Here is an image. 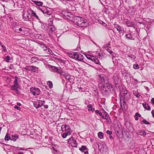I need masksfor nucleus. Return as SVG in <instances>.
<instances>
[{
  "mask_svg": "<svg viewBox=\"0 0 154 154\" xmlns=\"http://www.w3.org/2000/svg\"><path fill=\"white\" fill-rule=\"evenodd\" d=\"M87 107L88 108H92V105L91 104H90L89 105H88Z\"/></svg>",
  "mask_w": 154,
  "mask_h": 154,
  "instance_id": "0e129e2a",
  "label": "nucleus"
},
{
  "mask_svg": "<svg viewBox=\"0 0 154 154\" xmlns=\"http://www.w3.org/2000/svg\"><path fill=\"white\" fill-rule=\"evenodd\" d=\"M18 78L17 77L15 76V80L14 81V84L15 85H18Z\"/></svg>",
  "mask_w": 154,
  "mask_h": 154,
  "instance_id": "a19ab883",
  "label": "nucleus"
},
{
  "mask_svg": "<svg viewBox=\"0 0 154 154\" xmlns=\"http://www.w3.org/2000/svg\"><path fill=\"white\" fill-rule=\"evenodd\" d=\"M42 35L41 34H37L36 35V37H37L38 39H41L42 38Z\"/></svg>",
  "mask_w": 154,
  "mask_h": 154,
  "instance_id": "09e8293b",
  "label": "nucleus"
},
{
  "mask_svg": "<svg viewBox=\"0 0 154 154\" xmlns=\"http://www.w3.org/2000/svg\"><path fill=\"white\" fill-rule=\"evenodd\" d=\"M38 102L39 103L38 105L39 106V107H41L43 106L45 103V101L42 100H38Z\"/></svg>",
  "mask_w": 154,
  "mask_h": 154,
  "instance_id": "4c0bfd02",
  "label": "nucleus"
},
{
  "mask_svg": "<svg viewBox=\"0 0 154 154\" xmlns=\"http://www.w3.org/2000/svg\"><path fill=\"white\" fill-rule=\"evenodd\" d=\"M39 45L43 49L46 46L45 44L42 43H39Z\"/></svg>",
  "mask_w": 154,
  "mask_h": 154,
  "instance_id": "49530a36",
  "label": "nucleus"
},
{
  "mask_svg": "<svg viewBox=\"0 0 154 154\" xmlns=\"http://www.w3.org/2000/svg\"><path fill=\"white\" fill-rule=\"evenodd\" d=\"M58 60L60 62L63 63H66V61L64 60H62L61 59H60L59 58L58 59Z\"/></svg>",
  "mask_w": 154,
  "mask_h": 154,
  "instance_id": "3c124183",
  "label": "nucleus"
},
{
  "mask_svg": "<svg viewBox=\"0 0 154 154\" xmlns=\"http://www.w3.org/2000/svg\"><path fill=\"white\" fill-rule=\"evenodd\" d=\"M107 51L109 52V53H110L112 51H111V49L109 48H108L106 49Z\"/></svg>",
  "mask_w": 154,
  "mask_h": 154,
  "instance_id": "e2e57ef3",
  "label": "nucleus"
},
{
  "mask_svg": "<svg viewBox=\"0 0 154 154\" xmlns=\"http://www.w3.org/2000/svg\"><path fill=\"white\" fill-rule=\"evenodd\" d=\"M31 62L32 63H35L38 60V58L36 57H32L31 59Z\"/></svg>",
  "mask_w": 154,
  "mask_h": 154,
  "instance_id": "cd10ccee",
  "label": "nucleus"
},
{
  "mask_svg": "<svg viewBox=\"0 0 154 154\" xmlns=\"http://www.w3.org/2000/svg\"><path fill=\"white\" fill-rule=\"evenodd\" d=\"M110 54L112 56V57H115L116 56V54L112 51L110 53Z\"/></svg>",
  "mask_w": 154,
  "mask_h": 154,
  "instance_id": "603ef678",
  "label": "nucleus"
},
{
  "mask_svg": "<svg viewBox=\"0 0 154 154\" xmlns=\"http://www.w3.org/2000/svg\"><path fill=\"white\" fill-rule=\"evenodd\" d=\"M145 20L146 22L149 23L150 21L151 20L149 18H146Z\"/></svg>",
  "mask_w": 154,
  "mask_h": 154,
  "instance_id": "052dcab7",
  "label": "nucleus"
},
{
  "mask_svg": "<svg viewBox=\"0 0 154 154\" xmlns=\"http://www.w3.org/2000/svg\"><path fill=\"white\" fill-rule=\"evenodd\" d=\"M98 149L100 151H106V146L103 144L99 143L98 144Z\"/></svg>",
  "mask_w": 154,
  "mask_h": 154,
  "instance_id": "a211bd4d",
  "label": "nucleus"
},
{
  "mask_svg": "<svg viewBox=\"0 0 154 154\" xmlns=\"http://www.w3.org/2000/svg\"><path fill=\"white\" fill-rule=\"evenodd\" d=\"M18 86V85L14 84L11 86V89L15 91H17Z\"/></svg>",
  "mask_w": 154,
  "mask_h": 154,
  "instance_id": "c85d7f7f",
  "label": "nucleus"
},
{
  "mask_svg": "<svg viewBox=\"0 0 154 154\" xmlns=\"http://www.w3.org/2000/svg\"><path fill=\"white\" fill-rule=\"evenodd\" d=\"M84 54L85 55V56L86 57V58L89 60H92V58L94 56H91V55L86 54Z\"/></svg>",
  "mask_w": 154,
  "mask_h": 154,
  "instance_id": "79ce46f5",
  "label": "nucleus"
},
{
  "mask_svg": "<svg viewBox=\"0 0 154 154\" xmlns=\"http://www.w3.org/2000/svg\"><path fill=\"white\" fill-rule=\"evenodd\" d=\"M60 75L61 76H63L66 79L68 80L70 82H71L70 80H71V76L69 75L68 74V73L65 72L63 70L60 74Z\"/></svg>",
  "mask_w": 154,
  "mask_h": 154,
  "instance_id": "4468645a",
  "label": "nucleus"
},
{
  "mask_svg": "<svg viewBox=\"0 0 154 154\" xmlns=\"http://www.w3.org/2000/svg\"><path fill=\"white\" fill-rule=\"evenodd\" d=\"M10 140H11V137L9 135V134L7 133L6 134L5 137V141H8Z\"/></svg>",
  "mask_w": 154,
  "mask_h": 154,
  "instance_id": "f704fd0d",
  "label": "nucleus"
},
{
  "mask_svg": "<svg viewBox=\"0 0 154 154\" xmlns=\"http://www.w3.org/2000/svg\"><path fill=\"white\" fill-rule=\"evenodd\" d=\"M31 15L28 11L25 12L23 14V19L26 21H30L31 19Z\"/></svg>",
  "mask_w": 154,
  "mask_h": 154,
  "instance_id": "9b49d317",
  "label": "nucleus"
},
{
  "mask_svg": "<svg viewBox=\"0 0 154 154\" xmlns=\"http://www.w3.org/2000/svg\"><path fill=\"white\" fill-rule=\"evenodd\" d=\"M135 115L136 116H139V117H140L141 116L140 114H139L138 112L136 113Z\"/></svg>",
  "mask_w": 154,
  "mask_h": 154,
  "instance_id": "bf43d9fd",
  "label": "nucleus"
},
{
  "mask_svg": "<svg viewBox=\"0 0 154 154\" xmlns=\"http://www.w3.org/2000/svg\"><path fill=\"white\" fill-rule=\"evenodd\" d=\"M134 95L137 98L139 97L140 96V95L138 93H135V94H134Z\"/></svg>",
  "mask_w": 154,
  "mask_h": 154,
  "instance_id": "6e6d98bb",
  "label": "nucleus"
},
{
  "mask_svg": "<svg viewBox=\"0 0 154 154\" xmlns=\"http://www.w3.org/2000/svg\"><path fill=\"white\" fill-rule=\"evenodd\" d=\"M99 114L100 116H101V117H102V118L103 119H105V116H103L102 115V113L100 112V113H99Z\"/></svg>",
  "mask_w": 154,
  "mask_h": 154,
  "instance_id": "4d7b16f0",
  "label": "nucleus"
},
{
  "mask_svg": "<svg viewBox=\"0 0 154 154\" xmlns=\"http://www.w3.org/2000/svg\"><path fill=\"white\" fill-rule=\"evenodd\" d=\"M142 105L143 107L146 109L150 110V107L146 103H143Z\"/></svg>",
  "mask_w": 154,
  "mask_h": 154,
  "instance_id": "a878e982",
  "label": "nucleus"
},
{
  "mask_svg": "<svg viewBox=\"0 0 154 154\" xmlns=\"http://www.w3.org/2000/svg\"><path fill=\"white\" fill-rule=\"evenodd\" d=\"M74 86H75V87H74L73 86H72V88H74V90L76 92H78L79 91L80 92H84L85 91L84 89H83V88H82L80 86H78L77 85V84H76L75 85H74Z\"/></svg>",
  "mask_w": 154,
  "mask_h": 154,
  "instance_id": "dca6fc26",
  "label": "nucleus"
},
{
  "mask_svg": "<svg viewBox=\"0 0 154 154\" xmlns=\"http://www.w3.org/2000/svg\"><path fill=\"white\" fill-rule=\"evenodd\" d=\"M149 134V133H146L144 131H140L139 135L144 137L146 135H148Z\"/></svg>",
  "mask_w": 154,
  "mask_h": 154,
  "instance_id": "c756f323",
  "label": "nucleus"
},
{
  "mask_svg": "<svg viewBox=\"0 0 154 154\" xmlns=\"http://www.w3.org/2000/svg\"><path fill=\"white\" fill-rule=\"evenodd\" d=\"M50 69L51 71L60 74L62 71V70L60 67H57L53 66H51Z\"/></svg>",
  "mask_w": 154,
  "mask_h": 154,
  "instance_id": "1a4fd4ad",
  "label": "nucleus"
},
{
  "mask_svg": "<svg viewBox=\"0 0 154 154\" xmlns=\"http://www.w3.org/2000/svg\"><path fill=\"white\" fill-rule=\"evenodd\" d=\"M97 82L98 87L105 83L106 80L107 78L103 74H99L97 75Z\"/></svg>",
  "mask_w": 154,
  "mask_h": 154,
  "instance_id": "39448f33",
  "label": "nucleus"
},
{
  "mask_svg": "<svg viewBox=\"0 0 154 154\" xmlns=\"http://www.w3.org/2000/svg\"><path fill=\"white\" fill-rule=\"evenodd\" d=\"M76 52H72L71 53H69L68 54L69 56L71 58L75 59Z\"/></svg>",
  "mask_w": 154,
  "mask_h": 154,
  "instance_id": "b1692460",
  "label": "nucleus"
},
{
  "mask_svg": "<svg viewBox=\"0 0 154 154\" xmlns=\"http://www.w3.org/2000/svg\"><path fill=\"white\" fill-rule=\"evenodd\" d=\"M61 131L63 132V133L61 134L63 138H65L67 136L71 134L72 131L69 125L66 124L63 125L61 126Z\"/></svg>",
  "mask_w": 154,
  "mask_h": 154,
  "instance_id": "f03ea898",
  "label": "nucleus"
},
{
  "mask_svg": "<svg viewBox=\"0 0 154 154\" xmlns=\"http://www.w3.org/2000/svg\"><path fill=\"white\" fill-rule=\"evenodd\" d=\"M98 136L100 139H103V134L102 132H99L98 133Z\"/></svg>",
  "mask_w": 154,
  "mask_h": 154,
  "instance_id": "ea45409f",
  "label": "nucleus"
},
{
  "mask_svg": "<svg viewBox=\"0 0 154 154\" xmlns=\"http://www.w3.org/2000/svg\"><path fill=\"white\" fill-rule=\"evenodd\" d=\"M62 14L64 17V18L68 20H69L70 18L71 17H72L73 16L71 13L67 11H63Z\"/></svg>",
  "mask_w": 154,
  "mask_h": 154,
  "instance_id": "f8f14e48",
  "label": "nucleus"
},
{
  "mask_svg": "<svg viewBox=\"0 0 154 154\" xmlns=\"http://www.w3.org/2000/svg\"><path fill=\"white\" fill-rule=\"evenodd\" d=\"M42 28L44 30H46L48 29V26L45 23H43L42 24Z\"/></svg>",
  "mask_w": 154,
  "mask_h": 154,
  "instance_id": "c9c22d12",
  "label": "nucleus"
},
{
  "mask_svg": "<svg viewBox=\"0 0 154 154\" xmlns=\"http://www.w3.org/2000/svg\"><path fill=\"white\" fill-rule=\"evenodd\" d=\"M113 80L116 87L117 88L119 87V79L117 75H115L113 77Z\"/></svg>",
  "mask_w": 154,
  "mask_h": 154,
  "instance_id": "f3484780",
  "label": "nucleus"
},
{
  "mask_svg": "<svg viewBox=\"0 0 154 154\" xmlns=\"http://www.w3.org/2000/svg\"><path fill=\"white\" fill-rule=\"evenodd\" d=\"M83 56L82 54L80 53L76 52L75 59L81 61L83 60Z\"/></svg>",
  "mask_w": 154,
  "mask_h": 154,
  "instance_id": "412c9836",
  "label": "nucleus"
},
{
  "mask_svg": "<svg viewBox=\"0 0 154 154\" xmlns=\"http://www.w3.org/2000/svg\"><path fill=\"white\" fill-rule=\"evenodd\" d=\"M49 29L52 32H54L56 29L54 26L52 24L49 26Z\"/></svg>",
  "mask_w": 154,
  "mask_h": 154,
  "instance_id": "72a5a7b5",
  "label": "nucleus"
},
{
  "mask_svg": "<svg viewBox=\"0 0 154 154\" xmlns=\"http://www.w3.org/2000/svg\"><path fill=\"white\" fill-rule=\"evenodd\" d=\"M33 2L35 5L38 6H42L43 4V2H38L36 1H33Z\"/></svg>",
  "mask_w": 154,
  "mask_h": 154,
  "instance_id": "7c9ffc66",
  "label": "nucleus"
},
{
  "mask_svg": "<svg viewBox=\"0 0 154 154\" xmlns=\"http://www.w3.org/2000/svg\"><path fill=\"white\" fill-rule=\"evenodd\" d=\"M125 21V22L126 25L128 27H133L134 25V22L129 20H126V21Z\"/></svg>",
  "mask_w": 154,
  "mask_h": 154,
  "instance_id": "aec40b11",
  "label": "nucleus"
},
{
  "mask_svg": "<svg viewBox=\"0 0 154 154\" xmlns=\"http://www.w3.org/2000/svg\"><path fill=\"white\" fill-rule=\"evenodd\" d=\"M125 37L128 40H134L135 38V36L132 35L131 33L125 35Z\"/></svg>",
  "mask_w": 154,
  "mask_h": 154,
  "instance_id": "5701e85b",
  "label": "nucleus"
},
{
  "mask_svg": "<svg viewBox=\"0 0 154 154\" xmlns=\"http://www.w3.org/2000/svg\"><path fill=\"white\" fill-rule=\"evenodd\" d=\"M122 74L124 75V76L126 77H128L130 75V74L127 71H123Z\"/></svg>",
  "mask_w": 154,
  "mask_h": 154,
  "instance_id": "e433bc0d",
  "label": "nucleus"
},
{
  "mask_svg": "<svg viewBox=\"0 0 154 154\" xmlns=\"http://www.w3.org/2000/svg\"><path fill=\"white\" fill-rule=\"evenodd\" d=\"M11 26L12 29L15 32L20 33L21 32H23L24 31V28L21 27L16 22H12L11 24Z\"/></svg>",
  "mask_w": 154,
  "mask_h": 154,
  "instance_id": "20e7f679",
  "label": "nucleus"
},
{
  "mask_svg": "<svg viewBox=\"0 0 154 154\" xmlns=\"http://www.w3.org/2000/svg\"><path fill=\"white\" fill-rule=\"evenodd\" d=\"M0 45L2 47V50L4 52H7V50L6 46L1 42H0Z\"/></svg>",
  "mask_w": 154,
  "mask_h": 154,
  "instance_id": "393cba45",
  "label": "nucleus"
},
{
  "mask_svg": "<svg viewBox=\"0 0 154 154\" xmlns=\"http://www.w3.org/2000/svg\"><path fill=\"white\" fill-rule=\"evenodd\" d=\"M17 148L18 149V150H24V148H20V147H17Z\"/></svg>",
  "mask_w": 154,
  "mask_h": 154,
  "instance_id": "680f3d73",
  "label": "nucleus"
},
{
  "mask_svg": "<svg viewBox=\"0 0 154 154\" xmlns=\"http://www.w3.org/2000/svg\"><path fill=\"white\" fill-rule=\"evenodd\" d=\"M26 70H31L32 72H38V67L35 66H28V67H26Z\"/></svg>",
  "mask_w": 154,
  "mask_h": 154,
  "instance_id": "2eb2a0df",
  "label": "nucleus"
},
{
  "mask_svg": "<svg viewBox=\"0 0 154 154\" xmlns=\"http://www.w3.org/2000/svg\"><path fill=\"white\" fill-rule=\"evenodd\" d=\"M151 102L154 105V98H152L151 100Z\"/></svg>",
  "mask_w": 154,
  "mask_h": 154,
  "instance_id": "338daca9",
  "label": "nucleus"
},
{
  "mask_svg": "<svg viewBox=\"0 0 154 154\" xmlns=\"http://www.w3.org/2000/svg\"><path fill=\"white\" fill-rule=\"evenodd\" d=\"M47 84L50 88L53 87V84L51 82L49 81L48 82Z\"/></svg>",
  "mask_w": 154,
  "mask_h": 154,
  "instance_id": "c03bdc74",
  "label": "nucleus"
},
{
  "mask_svg": "<svg viewBox=\"0 0 154 154\" xmlns=\"http://www.w3.org/2000/svg\"><path fill=\"white\" fill-rule=\"evenodd\" d=\"M151 113L152 115V116L154 118V110H152L151 112Z\"/></svg>",
  "mask_w": 154,
  "mask_h": 154,
  "instance_id": "69168bd1",
  "label": "nucleus"
},
{
  "mask_svg": "<svg viewBox=\"0 0 154 154\" xmlns=\"http://www.w3.org/2000/svg\"><path fill=\"white\" fill-rule=\"evenodd\" d=\"M30 11L32 15L34 17H35L37 19L39 20L38 17L37 15L36 14L34 11L31 10Z\"/></svg>",
  "mask_w": 154,
  "mask_h": 154,
  "instance_id": "473e14b6",
  "label": "nucleus"
},
{
  "mask_svg": "<svg viewBox=\"0 0 154 154\" xmlns=\"http://www.w3.org/2000/svg\"><path fill=\"white\" fill-rule=\"evenodd\" d=\"M100 88L102 93L104 95H109L111 92L110 89L113 90V85L111 84L105 83L104 84L99 86Z\"/></svg>",
  "mask_w": 154,
  "mask_h": 154,
  "instance_id": "f257e3e1",
  "label": "nucleus"
},
{
  "mask_svg": "<svg viewBox=\"0 0 154 154\" xmlns=\"http://www.w3.org/2000/svg\"><path fill=\"white\" fill-rule=\"evenodd\" d=\"M67 142L68 144L71 145L72 147H77V143L73 137L72 136L68 140Z\"/></svg>",
  "mask_w": 154,
  "mask_h": 154,
  "instance_id": "6e6552de",
  "label": "nucleus"
},
{
  "mask_svg": "<svg viewBox=\"0 0 154 154\" xmlns=\"http://www.w3.org/2000/svg\"><path fill=\"white\" fill-rule=\"evenodd\" d=\"M38 104L39 103L38 102V100L34 101L33 103V105L37 109L39 107V106Z\"/></svg>",
  "mask_w": 154,
  "mask_h": 154,
  "instance_id": "58836bf2",
  "label": "nucleus"
},
{
  "mask_svg": "<svg viewBox=\"0 0 154 154\" xmlns=\"http://www.w3.org/2000/svg\"><path fill=\"white\" fill-rule=\"evenodd\" d=\"M39 9L43 13L45 16H48L51 14V12L48 11L46 8H44L43 9L41 8H40Z\"/></svg>",
  "mask_w": 154,
  "mask_h": 154,
  "instance_id": "6ab92c4d",
  "label": "nucleus"
},
{
  "mask_svg": "<svg viewBox=\"0 0 154 154\" xmlns=\"http://www.w3.org/2000/svg\"><path fill=\"white\" fill-rule=\"evenodd\" d=\"M30 92L34 96L38 95L40 94V90L37 88H30Z\"/></svg>",
  "mask_w": 154,
  "mask_h": 154,
  "instance_id": "9d476101",
  "label": "nucleus"
},
{
  "mask_svg": "<svg viewBox=\"0 0 154 154\" xmlns=\"http://www.w3.org/2000/svg\"><path fill=\"white\" fill-rule=\"evenodd\" d=\"M128 57H130L132 60H134L136 58L135 56L132 55H128Z\"/></svg>",
  "mask_w": 154,
  "mask_h": 154,
  "instance_id": "a18cd8bd",
  "label": "nucleus"
},
{
  "mask_svg": "<svg viewBox=\"0 0 154 154\" xmlns=\"http://www.w3.org/2000/svg\"><path fill=\"white\" fill-rule=\"evenodd\" d=\"M88 110L89 111L93 112L95 110V108L92 107V108H88Z\"/></svg>",
  "mask_w": 154,
  "mask_h": 154,
  "instance_id": "864d4df0",
  "label": "nucleus"
},
{
  "mask_svg": "<svg viewBox=\"0 0 154 154\" xmlns=\"http://www.w3.org/2000/svg\"><path fill=\"white\" fill-rule=\"evenodd\" d=\"M106 133L108 134H109V135H111L112 134V132L110 131H109V130H107V131H106Z\"/></svg>",
  "mask_w": 154,
  "mask_h": 154,
  "instance_id": "13d9d810",
  "label": "nucleus"
},
{
  "mask_svg": "<svg viewBox=\"0 0 154 154\" xmlns=\"http://www.w3.org/2000/svg\"><path fill=\"white\" fill-rule=\"evenodd\" d=\"M74 22L78 26L81 27H86L88 25V23L86 20L79 16L75 17Z\"/></svg>",
  "mask_w": 154,
  "mask_h": 154,
  "instance_id": "7ed1b4c3",
  "label": "nucleus"
},
{
  "mask_svg": "<svg viewBox=\"0 0 154 154\" xmlns=\"http://www.w3.org/2000/svg\"><path fill=\"white\" fill-rule=\"evenodd\" d=\"M142 122H143L145 124H146V125H149L150 124V123H149V122H148V121H147L146 120H143V121H142Z\"/></svg>",
  "mask_w": 154,
  "mask_h": 154,
  "instance_id": "8fccbe9b",
  "label": "nucleus"
},
{
  "mask_svg": "<svg viewBox=\"0 0 154 154\" xmlns=\"http://www.w3.org/2000/svg\"><path fill=\"white\" fill-rule=\"evenodd\" d=\"M133 67L134 69H138L139 68V66L137 64H134L133 65Z\"/></svg>",
  "mask_w": 154,
  "mask_h": 154,
  "instance_id": "de8ad7c7",
  "label": "nucleus"
},
{
  "mask_svg": "<svg viewBox=\"0 0 154 154\" xmlns=\"http://www.w3.org/2000/svg\"><path fill=\"white\" fill-rule=\"evenodd\" d=\"M43 50L45 53L48 54L52 55L53 54L51 50L49 48H48L46 46L45 48H44Z\"/></svg>",
  "mask_w": 154,
  "mask_h": 154,
  "instance_id": "4be33fe9",
  "label": "nucleus"
},
{
  "mask_svg": "<svg viewBox=\"0 0 154 154\" xmlns=\"http://www.w3.org/2000/svg\"><path fill=\"white\" fill-rule=\"evenodd\" d=\"M14 108L17 109L18 110H20L21 109V108L19 107L17 105H15L14 107Z\"/></svg>",
  "mask_w": 154,
  "mask_h": 154,
  "instance_id": "5fc2aeb1",
  "label": "nucleus"
},
{
  "mask_svg": "<svg viewBox=\"0 0 154 154\" xmlns=\"http://www.w3.org/2000/svg\"><path fill=\"white\" fill-rule=\"evenodd\" d=\"M130 96L129 93L127 91H124L122 96L120 97V100L121 102V106H122V103L124 105L125 104V100H128L130 98Z\"/></svg>",
  "mask_w": 154,
  "mask_h": 154,
  "instance_id": "423d86ee",
  "label": "nucleus"
},
{
  "mask_svg": "<svg viewBox=\"0 0 154 154\" xmlns=\"http://www.w3.org/2000/svg\"><path fill=\"white\" fill-rule=\"evenodd\" d=\"M19 138V136L17 135H12L11 137V140H13L14 141H16L17 139Z\"/></svg>",
  "mask_w": 154,
  "mask_h": 154,
  "instance_id": "bb28decb",
  "label": "nucleus"
},
{
  "mask_svg": "<svg viewBox=\"0 0 154 154\" xmlns=\"http://www.w3.org/2000/svg\"><path fill=\"white\" fill-rule=\"evenodd\" d=\"M97 58L99 59H101L102 58V57L100 53L96 52L95 56H94L92 58V61L94 62L96 64H99L100 63L99 60L97 59Z\"/></svg>",
  "mask_w": 154,
  "mask_h": 154,
  "instance_id": "0eeeda50",
  "label": "nucleus"
},
{
  "mask_svg": "<svg viewBox=\"0 0 154 154\" xmlns=\"http://www.w3.org/2000/svg\"><path fill=\"white\" fill-rule=\"evenodd\" d=\"M81 151L84 152V150H87V149L86 146H82V147L79 149Z\"/></svg>",
  "mask_w": 154,
  "mask_h": 154,
  "instance_id": "37998d69",
  "label": "nucleus"
},
{
  "mask_svg": "<svg viewBox=\"0 0 154 154\" xmlns=\"http://www.w3.org/2000/svg\"><path fill=\"white\" fill-rule=\"evenodd\" d=\"M114 27L120 33H124L125 32V30L124 28L121 27L118 24H117L115 22L114 23Z\"/></svg>",
  "mask_w": 154,
  "mask_h": 154,
  "instance_id": "ddd939ff",
  "label": "nucleus"
},
{
  "mask_svg": "<svg viewBox=\"0 0 154 154\" xmlns=\"http://www.w3.org/2000/svg\"><path fill=\"white\" fill-rule=\"evenodd\" d=\"M4 59L8 63L10 62V60L13 59L12 57H10L9 56H7L5 57L4 58Z\"/></svg>",
  "mask_w": 154,
  "mask_h": 154,
  "instance_id": "2f4dec72",
  "label": "nucleus"
},
{
  "mask_svg": "<svg viewBox=\"0 0 154 154\" xmlns=\"http://www.w3.org/2000/svg\"><path fill=\"white\" fill-rule=\"evenodd\" d=\"M104 114H105V116L106 117H107L108 116V114L106 112H105Z\"/></svg>",
  "mask_w": 154,
  "mask_h": 154,
  "instance_id": "774afa93",
  "label": "nucleus"
}]
</instances>
